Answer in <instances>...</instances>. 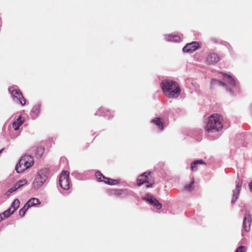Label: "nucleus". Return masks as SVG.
Instances as JSON below:
<instances>
[{
  "mask_svg": "<svg viewBox=\"0 0 252 252\" xmlns=\"http://www.w3.org/2000/svg\"><path fill=\"white\" fill-rule=\"evenodd\" d=\"M40 201L38 198H32L25 204L26 207L27 208H30L32 206H34L36 204H40Z\"/></svg>",
  "mask_w": 252,
  "mask_h": 252,
  "instance_id": "17",
  "label": "nucleus"
},
{
  "mask_svg": "<svg viewBox=\"0 0 252 252\" xmlns=\"http://www.w3.org/2000/svg\"><path fill=\"white\" fill-rule=\"evenodd\" d=\"M33 164L32 158L29 155L22 157L15 167V170L18 173H22L25 170L32 166Z\"/></svg>",
  "mask_w": 252,
  "mask_h": 252,
  "instance_id": "3",
  "label": "nucleus"
},
{
  "mask_svg": "<svg viewBox=\"0 0 252 252\" xmlns=\"http://www.w3.org/2000/svg\"><path fill=\"white\" fill-rule=\"evenodd\" d=\"M194 184V181L192 180L191 182L189 184L185 186V189L186 190H190L193 187V185Z\"/></svg>",
  "mask_w": 252,
  "mask_h": 252,
  "instance_id": "30",
  "label": "nucleus"
},
{
  "mask_svg": "<svg viewBox=\"0 0 252 252\" xmlns=\"http://www.w3.org/2000/svg\"><path fill=\"white\" fill-rule=\"evenodd\" d=\"M17 189H17L16 187L14 185V186L10 188L7 191L8 193H9V194L11 193L12 192H13V191H16Z\"/></svg>",
  "mask_w": 252,
  "mask_h": 252,
  "instance_id": "31",
  "label": "nucleus"
},
{
  "mask_svg": "<svg viewBox=\"0 0 252 252\" xmlns=\"http://www.w3.org/2000/svg\"><path fill=\"white\" fill-rule=\"evenodd\" d=\"M251 220V217L249 214L246 216L243 219V228L246 232H249L250 230Z\"/></svg>",
  "mask_w": 252,
  "mask_h": 252,
  "instance_id": "15",
  "label": "nucleus"
},
{
  "mask_svg": "<svg viewBox=\"0 0 252 252\" xmlns=\"http://www.w3.org/2000/svg\"><path fill=\"white\" fill-rule=\"evenodd\" d=\"M242 185V181H238V182H236V188L233 191L231 203H234L238 199Z\"/></svg>",
  "mask_w": 252,
  "mask_h": 252,
  "instance_id": "13",
  "label": "nucleus"
},
{
  "mask_svg": "<svg viewBox=\"0 0 252 252\" xmlns=\"http://www.w3.org/2000/svg\"><path fill=\"white\" fill-rule=\"evenodd\" d=\"M95 176L99 181H104V180H106V178H107L98 171L96 172Z\"/></svg>",
  "mask_w": 252,
  "mask_h": 252,
  "instance_id": "27",
  "label": "nucleus"
},
{
  "mask_svg": "<svg viewBox=\"0 0 252 252\" xmlns=\"http://www.w3.org/2000/svg\"><path fill=\"white\" fill-rule=\"evenodd\" d=\"M47 179L46 171L44 170L39 171L32 183L33 188L35 189L41 188L45 183Z\"/></svg>",
  "mask_w": 252,
  "mask_h": 252,
  "instance_id": "5",
  "label": "nucleus"
},
{
  "mask_svg": "<svg viewBox=\"0 0 252 252\" xmlns=\"http://www.w3.org/2000/svg\"><path fill=\"white\" fill-rule=\"evenodd\" d=\"M182 35H175L173 34L164 35V39L167 41L179 42L182 40Z\"/></svg>",
  "mask_w": 252,
  "mask_h": 252,
  "instance_id": "14",
  "label": "nucleus"
},
{
  "mask_svg": "<svg viewBox=\"0 0 252 252\" xmlns=\"http://www.w3.org/2000/svg\"><path fill=\"white\" fill-rule=\"evenodd\" d=\"M44 149L42 146H38L36 150L35 154L38 157L40 158L43 153H44Z\"/></svg>",
  "mask_w": 252,
  "mask_h": 252,
  "instance_id": "25",
  "label": "nucleus"
},
{
  "mask_svg": "<svg viewBox=\"0 0 252 252\" xmlns=\"http://www.w3.org/2000/svg\"><path fill=\"white\" fill-rule=\"evenodd\" d=\"M109 113H110L109 110L101 108L96 112L95 115L98 116H102L105 117H107L109 119L110 118L109 116L110 115L108 114Z\"/></svg>",
  "mask_w": 252,
  "mask_h": 252,
  "instance_id": "18",
  "label": "nucleus"
},
{
  "mask_svg": "<svg viewBox=\"0 0 252 252\" xmlns=\"http://www.w3.org/2000/svg\"><path fill=\"white\" fill-rule=\"evenodd\" d=\"M40 106L39 104L34 105L31 112V115L32 119H35L39 114Z\"/></svg>",
  "mask_w": 252,
  "mask_h": 252,
  "instance_id": "16",
  "label": "nucleus"
},
{
  "mask_svg": "<svg viewBox=\"0 0 252 252\" xmlns=\"http://www.w3.org/2000/svg\"><path fill=\"white\" fill-rule=\"evenodd\" d=\"M222 82L225 83V85L222 86L225 90L230 94H233L235 89L238 87V84L234 79L231 75L223 73Z\"/></svg>",
  "mask_w": 252,
  "mask_h": 252,
  "instance_id": "4",
  "label": "nucleus"
},
{
  "mask_svg": "<svg viewBox=\"0 0 252 252\" xmlns=\"http://www.w3.org/2000/svg\"><path fill=\"white\" fill-rule=\"evenodd\" d=\"M152 122L157 125L159 130H161L163 129V124L161 122L160 118H156L155 119L152 120Z\"/></svg>",
  "mask_w": 252,
  "mask_h": 252,
  "instance_id": "22",
  "label": "nucleus"
},
{
  "mask_svg": "<svg viewBox=\"0 0 252 252\" xmlns=\"http://www.w3.org/2000/svg\"><path fill=\"white\" fill-rule=\"evenodd\" d=\"M20 205V201L18 199H15L14 201L12 202L11 205L12 212L14 213V212L16 210V209L19 207Z\"/></svg>",
  "mask_w": 252,
  "mask_h": 252,
  "instance_id": "23",
  "label": "nucleus"
},
{
  "mask_svg": "<svg viewBox=\"0 0 252 252\" xmlns=\"http://www.w3.org/2000/svg\"><path fill=\"white\" fill-rule=\"evenodd\" d=\"M245 249L244 246H239L236 250L235 252H244L243 250Z\"/></svg>",
  "mask_w": 252,
  "mask_h": 252,
  "instance_id": "33",
  "label": "nucleus"
},
{
  "mask_svg": "<svg viewBox=\"0 0 252 252\" xmlns=\"http://www.w3.org/2000/svg\"><path fill=\"white\" fill-rule=\"evenodd\" d=\"M150 174V172H145L139 176L137 180V183L138 186H140L143 184L145 185L147 188L151 187L152 186L153 182L148 180V176Z\"/></svg>",
  "mask_w": 252,
  "mask_h": 252,
  "instance_id": "8",
  "label": "nucleus"
},
{
  "mask_svg": "<svg viewBox=\"0 0 252 252\" xmlns=\"http://www.w3.org/2000/svg\"><path fill=\"white\" fill-rule=\"evenodd\" d=\"M17 189H17L16 187L14 185V186L10 188L7 191L8 193H9V194L11 193L12 192H13V191H16Z\"/></svg>",
  "mask_w": 252,
  "mask_h": 252,
  "instance_id": "32",
  "label": "nucleus"
},
{
  "mask_svg": "<svg viewBox=\"0 0 252 252\" xmlns=\"http://www.w3.org/2000/svg\"><path fill=\"white\" fill-rule=\"evenodd\" d=\"M104 182L110 185H115L119 183V181L116 180H111V182H110V179L108 178H106V180H104Z\"/></svg>",
  "mask_w": 252,
  "mask_h": 252,
  "instance_id": "28",
  "label": "nucleus"
},
{
  "mask_svg": "<svg viewBox=\"0 0 252 252\" xmlns=\"http://www.w3.org/2000/svg\"><path fill=\"white\" fill-rule=\"evenodd\" d=\"M13 213L11 211V208H9L8 210H6L4 212L1 214L4 219L7 218L9 216H10Z\"/></svg>",
  "mask_w": 252,
  "mask_h": 252,
  "instance_id": "26",
  "label": "nucleus"
},
{
  "mask_svg": "<svg viewBox=\"0 0 252 252\" xmlns=\"http://www.w3.org/2000/svg\"><path fill=\"white\" fill-rule=\"evenodd\" d=\"M27 184V181L26 179H23L18 181L14 185L16 187L17 189H19L23 187L24 185Z\"/></svg>",
  "mask_w": 252,
  "mask_h": 252,
  "instance_id": "24",
  "label": "nucleus"
},
{
  "mask_svg": "<svg viewBox=\"0 0 252 252\" xmlns=\"http://www.w3.org/2000/svg\"><path fill=\"white\" fill-rule=\"evenodd\" d=\"M8 90L15 101L20 103L22 106L26 104V100L20 90H14L13 88H9Z\"/></svg>",
  "mask_w": 252,
  "mask_h": 252,
  "instance_id": "6",
  "label": "nucleus"
},
{
  "mask_svg": "<svg viewBox=\"0 0 252 252\" xmlns=\"http://www.w3.org/2000/svg\"><path fill=\"white\" fill-rule=\"evenodd\" d=\"M23 122L21 120V116H19L17 120L12 123V127L15 130L19 129V127L23 124Z\"/></svg>",
  "mask_w": 252,
  "mask_h": 252,
  "instance_id": "20",
  "label": "nucleus"
},
{
  "mask_svg": "<svg viewBox=\"0 0 252 252\" xmlns=\"http://www.w3.org/2000/svg\"><path fill=\"white\" fill-rule=\"evenodd\" d=\"M201 164H205V162L202 159L194 161L191 163V170L193 171H196L198 169L197 165Z\"/></svg>",
  "mask_w": 252,
  "mask_h": 252,
  "instance_id": "19",
  "label": "nucleus"
},
{
  "mask_svg": "<svg viewBox=\"0 0 252 252\" xmlns=\"http://www.w3.org/2000/svg\"><path fill=\"white\" fill-rule=\"evenodd\" d=\"M220 60V57L217 53H210L206 58V63L209 65H214Z\"/></svg>",
  "mask_w": 252,
  "mask_h": 252,
  "instance_id": "10",
  "label": "nucleus"
},
{
  "mask_svg": "<svg viewBox=\"0 0 252 252\" xmlns=\"http://www.w3.org/2000/svg\"><path fill=\"white\" fill-rule=\"evenodd\" d=\"M249 187H250V189L252 190V180L251 183L249 185Z\"/></svg>",
  "mask_w": 252,
  "mask_h": 252,
  "instance_id": "35",
  "label": "nucleus"
},
{
  "mask_svg": "<svg viewBox=\"0 0 252 252\" xmlns=\"http://www.w3.org/2000/svg\"><path fill=\"white\" fill-rule=\"evenodd\" d=\"M69 172L63 171L59 179V183L61 187L63 189L67 190L69 189Z\"/></svg>",
  "mask_w": 252,
  "mask_h": 252,
  "instance_id": "7",
  "label": "nucleus"
},
{
  "mask_svg": "<svg viewBox=\"0 0 252 252\" xmlns=\"http://www.w3.org/2000/svg\"><path fill=\"white\" fill-rule=\"evenodd\" d=\"M4 219V218L3 217L2 215L1 214L0 215V221H1V220H2Z\"/></svg>",
  "mask_w": 252,
  "mask_h": 252,
  "instance_id": "34",
  "label": "nucleus"
},
{
  "mask_svg": "<svg viewBox=\"0 0 252 252\" xmlns=\"http://www.w3.org/2000/svg\"><path fill=\"white\" fill-rule=\"evenodd\" d=\"M161 87L164 94L168 98H176L181 94L179 83L170 79L163 80Z\"/></svg>",
  "mask_w": 252,
  "mask_h": 252,
  "instance_id": "1",
  "label": "nucleus"
},
{
  "mask_svg": "<svg viewBox=\"0 0 252 252\" xmlns=\"http://www.w3.org/2000/svg\"><path fill=\"white\" fill-rule=\"evenodd\" d=\"M133 192L132 191L127 189H116L114 190L113 192H112V194L121 198H125L128 195H133Z\"/></svg>",
  "mask_w": 252,
  "mask_h": 252,
  "instance_id": "11",
  "label": "nucleus"
},
{
  "mask_svg": "<svg viewBox=\"0 0 252 252\" xmlns=\"http://www.w3.org/2000/svg\"><path fill=\"white\" fill-rule=\"evenodd\" d=\"M222 127L221 116L218 114H214L208 118L205 130L208 133L214 131H219Z\"/></svg>",
  "mask_w": 252,
  "mask_h": 252,
  "instance_id": "2",
  "label": "nucleus"
},
{
  "mask_svg": "<svg viewBox=\"0 0 252 252\" xmlns=\"http://www.w3.org/2000/svg\"><path fill=\"white\" fill-rule=\"evenodd\" d=\"M29 209V208H27V207H26V204H25V205L24 206V207L23 208H22L19 212V215L22 217L24 216L26 211Z\"/></svg>",
  "mask_w": 252,
  "mask_h": 252,
  "instance_id": "29",
  "label": "nucleus"
},
{
  "mask_svg": "<svg viewBox=\"0 0 252 252\" xmlns=\"http://www.w3.org/2000/svg\"><path fill=\"white\" fill-rule=\"evenodd\" d=\"M3 148H2L0 150V154L1 153V152L3 150Z\"/></svg>",
  "mask_w": 252,
  "mask_h": 252,
  "instance_id": "36",
  "label": "nucleus"
},
{
  "mask_svg": "<svg viewBox=\"0 0 252 252\" xmlns=\"http://www.w3.org/2000/svg\"><path fill=\"white\" fill-rule=\"evenodd\" d=\"M199 48V44L196 41H193L187 44V45L183 48L182 50L184 53H192Z\"/></svg>",
  "mask_w": 252,
  "mask_h": 252,
  "instance_id": "9",
  "label": "nucleus"
},
{
  "mask_svg": "<svg viewBox=\"0 0 252 252\" xmlns=\"http://www.w3.org/2000/svg\"><path fill=\"white\" fill-rule=\"evenodd\" d=\"M144 199L150 202L152 205L157 207L158 209H160L162 207V204L152 195H146Z\"/></svg>",
  "mask_w": 252,
  "mask_h": 252,
  "instance_id": "12",
  "label": "nucleus"
},
{
  "mask_svg": "<svg viewBox=\"0 0 252 252\" xmlns=\"http://www.w3.org/2000/svg\"><path fill=\"white\" fill-rule=\"evenodd\" d=\"M211 89H213L216 87L220 86H224L225 85V83L222 82V81H219L217 79H213L210 83Z\"/></svg>",
  "mask_w": 252,
  "mask_h": 252,
  "instance_id": "21",
  "label": "nucleus"
}]
</instances>
